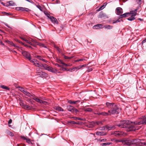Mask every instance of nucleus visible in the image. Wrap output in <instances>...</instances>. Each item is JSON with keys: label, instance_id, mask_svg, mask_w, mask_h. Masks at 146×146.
I'll list each match as a JSON object with an SVG mask.
<instances>
[{"label": "nucleus", "instance_id": "nucleus-54", "mask_svg": "<svg viewBox=\"0 0 146 146\" xmlns=\"http://www.w3.org/2000/svg\"><path fill=\"white\" fill-rule=\"evenodd\" d=\"M21 7H17L16 8V9L17 11H20Z\"/></svg>", "mask_w": 146, "mask_h": 146}, {"label": "nucleus", "instance_id": "nucleus-47", "mask_svg": "<svg viewBox=\"0 0 146 146\" xmlns=\"http://www.w3.org/2000/svg\"><path fill=\"white\" fill-rule=\"evenodd\" d=\"M5 42H8V43L9 44H10L11 45L13 46V45H14V43L12 42H11V41H7V40H6Z\"/></svg>", "mask_w": 146, "mask_h": 146}, {"label": "nucleus", "instance_id": "nucleus-23", "mask_svg": "<svg viewBox=\"0 0 146 146\" xmlns=\"http://www.w3.org/2000/svg\"><path fill=\"white\" fill-rule=\"evenodd\" d=\"M67 109L68 111L72 112L73 111V106L71 105H68L67 106Z\"/></svg>", "mask_w": 146, "mask_h": 146}, {"label": "nucleus", "instance_id": "nucleus-30", "mask_svg": "<svg viewBox=\"0 0 146 146\" xmlns=\"http://www.w3.org/2000/svg\"><path fill=\"white\" fill-rule=\"evenodd\" d=\"M115 129L114 126H109L107 125L106 129H108V130H110L111 129Z\"/></svg>", "mask_w": 146, "mask_h": 146}, {"label": "nucleus", "instance_id": "nucleus-53", "mask_svg": "<svg viewBox=\"0 0 146 146\" xmlns=\"http://www.w3.org/2000/svg\"><path fill=\"white\" fill-rule=\"evenodd\" d=\"M20 105L21 106H22L23 107V108L24 107V105H25V104H24V103H23L22 102L20 103Z\"/></svg>", "mask_w": 146, "mask_h": 146}, {"label": "nucleus", "instance_id": "nucleus-19", "mask_svg": "<svg viewBox=\"0 0 146 146\" xmlns=\"http://www.w3.org/2000/svg\"><path fill=\"white\" fill-rule=\"evenodd\" d=\"M99 115H101L103 116H108L109 115H111V114L109 113L106 112H102L99 113Z\"/></svg>", "mask_w": 146, "mask_h": 146}, {"label": "nucleus", "instance_id": "nucleus-5", "mask_svg": "<svg viewBox=\"0 0 146 146\" xmlns=\"http://www.w3.org/2000/svg\"><path fill=\"white\" fill-rule=\"evenodd\" d=\"M22 53L24 56L31 62V61L32 60H31V56L29 52L25 51H23Z\"/></svg>", "mask_w": 146, "mask_h": 146}, {"label": "nucleus", "instance_id": "nucleus-4", "mask_svg": "<svg viewBox=\"0 0 146 146\" xmlns=\"http://www.w3.org/2000/svg\"><path fill=\"white\" fill-rule=\"evenodd\" d=\"M31 62L33 63L34 65L36 66L43 67V68L46 70H47L48 66L45 64L39 63V62L36 60L33 59L31 61Z\"/></svg>", "mask_w": 146, "mask_h": 146}, {"label": "nucleus", "instance_id": "nucleus-52", "mask_svg": "<svg viewBox=\"0 0 146 146\" xmlns=\"http://www.w3.org/2000/svg\"><path fill=\"white\" fill-rule=\"evenodd\" d=\"M141 146H143L144 145H146V142H141Z\"/></svg>", "mask_w": 146, "mask_h": 146}, {"label": "nucleus", "instance_id": "nucleus-36", "mask_svg": "<svg viewBox=\"0 0 146 146\" xmlns=\"http://www.w3.org/2000/svg\"><path fill=\"white\" fill-rule=\"evenodd\" d=\"M37 7L41 11H43V8L41 7L40 5H36Z\"/></svg>", "mask_w": 146, "mask_h": 146}, {"label": "nucleus", "instance_id": "nucleus-12", "mask_svg": "<svg viewBox=\"0 0 146 146\" xmlns=\"http://www.w3.org/2000/svg\"><path fill=\"white\" fill-rule=\"evenodd\" d=\"M106 17H107V16L105 13H103L102 12H100L98 16V18H105Z\"/></svg>", "mask_w": 146, "mask_h": 146}, {"label": "nucleus", "instance_id": "nucleus-2", "mask_svg": "<svg viewBox=\"0 0 146 146\" xmlns=\"http://www.w3.org/2000/svg\"><path fill=\"white\" fill-rule=\"evenodd\" d=\"M106 105L108 108L111 109V110L108 111V112L111 114H117L119 112L120 110L119 107L114 103L107 102L106 103Z\"/></svg>", "mask_w": 146, "mask_h": 146}, {"label": "nucleus", "instance_id": "nucleus-57", "mask_svg": "<svg viewBox=\"0 0 146 146\" xmlns=\"http://www.w3.org/2000/svg\"><path fill=\"white\" fill-rule=\"evenodd\" d=\"M102 122L101 121H98L96 122V123L98 125H99L100 124L102 123Z\"/></svg>", "mask_w": 146, "mask_h": 146}, {"label": "nucleus", "instance_id": "nucleus-62", "mask_svg": "<svg viewBox=\"0 0 146 146\" xmlns=\"http://www.w3.org/2000/svg\"><path fill=\"white\" fill-rule=\"evenodd\" d=\"M16 146H24L23 144H18Z\"/></svg>", "mask_w": 146, "mask_h": 146}, {"label": "nucleus", "instance_id": "nucleus-28", "mask_svg": "<svg viewBox=\"0 0 146 146\" xmlns=\"http://www.w3.org/2000/svg\"><path fill=\"white\" fill-rule=\"evenodd\" d=\"M104 27L107 29H111L112 28V26L110 25H107L104 26Z\"/></svg>", "mask_w": 146, "mask_h": 146}, {"label": "nucleus", "instance_id": "nucleus-34", "mask_svg": "<svg viewBox=\"0 0 146 146\" xmlns=\"http://www.w3.org/2000/svg\"><path fill=\"white\" fill-rule=\"evenodd\" d=\"M107 125L104 126L102 127H100V129L102 130H105L106 129Z\"/></svg>", "mask_w": 146, "mask_h": 146}, {"label": "nucleus", "instance_id": "nucleus-21", "mask_svg": "<svg viewBox=\"0 0 146 146\" xmlns=\"http://www.w3.org/2000/svg\"><path fill=\"white\" fill-rule=\"evenodd\" d=\"M80 100H78L76 101H74V107L76 106L77 107L79 106L78 104H77L79 103L80 102Z\"/></svg>", "mask_w": 146, "mask_h": 146}, {"label": "nucleus", "instance_id": "nucleus-43", "mask_svg": "<svg viewBox=\"0 0 146 146\" xmlns=\"http://www.w3.org/2000/svg\"><path fill=\"white\" fill-rule=\"evenodd\" d=\"M36 58L39 60H41L43 59L42 57L40 56L37 55L36 56Z\"/></svg>", "mask_w": 146, "mask_h": 146}, {"label": "nucleus", "instance_id": "nucleus-11", "mask_svg": "<svg viewBox=\"0 0 146 146\" xmlns=\"http://www.w3.org/2000/svg\"><path fill=\"white\" fill-rule=\"evenodd\" d=\"M32 98L34 100H35L36 102H38L40 104H41V102H42V100H40L36 96H33V97Z\"/></svg>", "mask_w": 146, "mask_h": 146}, {"label": "nucleus", "instance_id": "nucleus-13", "mask_svg": "<svg viewBox=\"0 0 146 146\" xmlns=\"http://www.w3.org/2000/svg\"><path fill=\"white\" fill-rule=\"evenodd\" d=\"M103 26L101 24H98L96 25H95L93 27V28L94 29H99L100 28L102 29L103 28Z\"/></svg>", "mask_w": 146, "mask_h": 146}, {"label": "nucleus", "instance_id": "nucleus-37", "mask_svg": "<svg viewBox=\"0 0 146 146\" xmlns=\"http://www.w3.org/2000/svg\"><path fill=\"white\" fill-rule=\"evenodd\" d=\"M19 90L21 91V92H22L24 93V92L26 91L23 88L19 87Z\"/></svg>", "mask_w": 146, "mask_h": 146}, {"label": "nucleus", "instance_id": "nucleus-10", "mask_svg": "<svg viewBox=\"0 0 146 146\" xmlns=\"http://www.w3.org/2000/svg\"><path fill=\"white\" fill-rule=\"evenodd\" d=\"M50 19L52 23L56 24H58V21L57 19L53 16H51V17L50 18Z\"/></svg>", "mask_w": 146, "mask_h": 146}, {"label": "nucleus", "instance_id": "nucleus-58", "mask_svg": "<svg viewBox=\"0 0 146 146\" xmlns=\"http://www.w3.org/2000/svg\"><path fill=\"white\" fill-rule=\"evenodd\" d=\"M78 120H83V121H85L86 120V119L85 118H78Z\"/></svg>", "mask_w": 146, "mask_h": 146}, {"label": "nucleus", "instance_id": "nucleus-8", "mask_svg": "<svg viewBox=\"0 0 146 146\" xmlns=\"http://www.w3.org/2000/svg\"><path fill=\"white\" fill-rule=\"evenodd\" d=\"M111 134L116 136H121L122 135V132L118 131H113L111 133Z\"/></svg>", "mask_w": 146, "mask_h": 146}, {"label": "nucleus", "instance_id": "nucleus-1", "mask_svg": "<svg viewBox=\"0 0 146 146\" xmlns=\"http://www.w3.org/2000/svg\"><path fill=\"white\" fill-rule=\"evenodd\" d=\"M141 124H146V117H144L139 121L132 122L129 120L122 121L117 125L121 128L127 129V131H130L138 130L139 128L136 126Z\"/></svg>", "mask_w": 146, "mask_h": 146}, {"label": "nucleus", "instance_id": "nucleus-51", "mask_svg": "<svg viewBox=\"0 0 146 146\" xmlns=\"http://www.w3.org/2000/svg\"><path fill=\"white\" fill-rule=\"evenodd\" d=\"M120 20L119 19H118L117 20H116L115 21H114L113 22V23H117L120 22Z\"/></svg>", "mask_w": 146, "mask_h": 146}, {"label": "nucleus", "instance_id": "nucleus-50", "mask_svg": "<svg viewBox=\"0 0 146 146\" xmlns=\"http://www.w3.org/2000/svg\"><path fill=\"white\" fill-rule=\"evenodd\" d=\"M42 102H41V104H44L45 105H47L48 104V103L47 102L45 101H43L42 100Z\"/></svg>", "mask_w": 146, "mask_h": 146}, {"label": "nucleus", "instance_id": "nucleus-20", "mask_svg": "<svg viewBox=\"0 0 146 146\" xmlns=\"http://www.w3.org/2000/svg\"><path fill=\"white\" fill-rule=\"evenodd\" d=\"M14 5V3L12 1H10L7 2L6 3V6L9 7L11 6H13Z\"/></svg>", "mask_w": 146, "mask_h": 146}, {"label": "nucleus", "instance_id": "nucleus-29", "mask_svg": "<svg viewBox=\"0 0 146 146\" xmlns=\"http://www.w3.org/2000/svg\"><path fill=\"white\" fill-rule=\"evenodd\" d=\"M84 110L85 111L91 112L92 111V109L89 108H84Z\"/></svg>", "mask_w": 146, "mask_h": 146}, {"label": "nucleus", "instance_id": "nucleus-63", "mask_svg": "<svg viewBox=\"0 0 146 146\" xmlns=\"http://www.w3.org/2000/svg\"><path fill=\"white\" fill-rule=\"evenodd\" d=\"M92 69L91 68H89L88 69V72H90V71H92Z\"/></svg>", "mask_w": 146, "mask_h": 146}, {"label": "nucleus", "instance_id": "nucleus-64", "mask_svg": "<svg viewBox=\"0 0 146 146\" xmlns=\"http://www.w3.org/2000/svg\"><path fill=\"white\" fill-rule=\"evenodd\" d=\"M55 65L56 66H57V67H60L61 66L59 64H55Z\"/></svg>", "mask_w": 146, "mask_h": 146}, {"label": "nucleus", "instance_id": "nucleus-25", "mask_svg": "<svg viewBox=\"0 0 146 146\" xmlns=\"http://www.w3.org/2000/svg\"><path fill=\"white\" fill-rule=\"evenodd\" d=\"M111 144V143H105L100 144V145L102 146L109 145Z\"/></svg>", "mask_w": 146, "mask_h": 146}, {"label": "nucleus", "instance_id": "nucleus-16", "mask_svg": "<svg viewBox=\"0 0 146 146\" xmlns=\"http://www.w3.org/2000/svg\"><path fill=\"white\" fill-rule=\"evenodd\" d=\"M47 70L50 72L54 73H55L56 72V69L53 68L52 67L49 66L48 67V68Z\"/></svg>", "mask_w": 146, "mask_h": 146}, {"label": "nucleus", "instance_id": "nucleus-22", "mask_svg": "<svg viewBox=\"0 0 146 146\" xmlns=\"http://www.w3.org/2000/svg\"><path fill=\"white\" fill-rule=\"evenodd\" d=\"M32 108H33L32 106H29L25 104L24 105V107L23 108L24 109L28 110H31Z\"/></svg>", "mask_w": 146, "mask_h": 146}, {"label": "nucleus", "instance_id": "nucleus-40", "mask_svg": "<svg viewBox=\"0 0 146 146\" xmlns=\"http://www.w3.org/2000/svg\"><path fill=\"white\" fill-rule=\"evenodd\" d=\"M15 40L17 42H18L20 43L21 44L23 45H25V43L22 42L21 41H20V40H18L17 39H15Z\"/></svg>", "mask_w": 146, "mask_h": 146}, {"label": "nucleus", "instance_id": "nucleus-48", "mask_svg": "<svg viewBox=\"0 0 146 146\" xmlns=\"http://www.w3.org/2000/svg\"><path fill=\"white\" fill-rule=\"evenodd\" d=\"M36 44L42 46H43L44 45V44H43L41 43H38V42L37 43H36Z\"/></svg>", "mask_w": 146, "mask_h": 146}, {"label": "nucleus", "instance_id": "nucleus-27", "mask_svg": "<svg viewBox=\"0 0 146 146\" xmlns=\"http://www.w3.org/2000/svg\"><path fill=\"white\" fill-rule=\"evenodd\" d=\"M129 15L131 14L132 15V16H136L137 14V13H135L134 11H130V12H129Z\"/></svg>", "mask_w": 146, "mask_h": 146}, {"label": "nucleus", "instance_id": "nucleus-24", "mask_svg": "<svg viewBox=\"0 0 146 146\" xmlns=\"http://www.w3.org/2000/svg\"><path fill=\"white\" fill-rule=\"evenodd\" d=\"M29 9L27 8H25L21 7V11H27L28 12L29 11Z\"/></svg>", "mask_w": 146, "mask_h": 146}, {"label": "nucleus", "instance_id": "nucleus-39", "mask_svg": "<svg viewBox=\"0 0 146 146\" xmlns=\"http://www.w3.org/2000/svg\"><path fill=\"white\" fill-rule=\"evenodd\" d=\"M31 42L34 44H36V43H37V42H36L35 40L33 39H31Z\"/></svg>", "mask_w": 146, "mask_h": 146}, {"label": "nucleus", "instance_id": "nucleus-46", "mask_svg": "<svg viewBox=\"0 0 146 146\" xmlns=\"http://www.w3.org/2000/svg\"><path fill=\"white\" fill-rule=\"evenodd\" d=\"M8 133L9 135L11 136H14V134L12 132L9 131Z\"/></svg>", "mask_w": 146, "mask_h": 146}, {"label": "nucleus", "instance_id": "nucleus-15", "mask_svg": "<svg viewBox=\"0 0 146 146\" xmlns=\"http://www.w3.org/2000/svg\"><path fill=\"white\" fill-rule=\"evenodd\" d=\"M86 126L89 128H92L94 126V122H89Z\"/></svg>", "mask_w": 146, "mask_h": 146}, {"label": "nucleus", "instance_id": "nucleus-6", "mask_svg": "<svg viewBox=\"0 0 146 146\" xmlns=\"http://www.w3.org/2000/svg\"><path fill=\"white\" fill-rule=\"evenodd\" d=\"M36 73L37 75L42 78H46L48 77V74L42 71H37Z\"/></svg>", "mask_w": 146, "mask_h": 146}, {"label": "nucleus", "instance_id": "nucleus-49", "mask_svg": "<svg viewBox=\"0 0 146 146\" xmlns=\"http://www.w3.org/2000/svg\"><path fill=\"white\" fill-rule=\"evenodd\" d=\"M64 58L65 59H70L71 58H72V57H68V56H64Z\"/></svg>", "mask_w": 146, "mask_h": 146}, {"label": "nucleus", "instance_id": "nucleus-32", "mask_svg": "<svg viewBox=\"0 0 146 146\" xmlns=\"http://www.w3.org/2000/svg\"><path fill=\"white\" fill-rule=\"evenodd\" d=\"M126 141V140H123V141H121L119 140H116V142H122V143L124 145H127V143L125 142H124Z\"/></svg>", "mask_w": 146, "mask_h": 146}, {"label": "nucleus", "instance_id": "nucleus-7", "mask_svg": "<svg viewBox=\"0 0 146 146\" xmlns=\"http://www.w3.org/2000/svg\"><path fill=\"white\" fill-rule=\"evenodd\" d=\"M21 138L24 140H26L27 143L29 144H31L32 145L34 144V141L33 140H31L30 139L25 137L24 136H21Z\"/></svg>", "mask_w": 146, "mask_h": 146}, {"label": "nucleus", "instance_id": "nucleus-33", "mask_svg": "<svg viewBox=\"0 0 146 146\" xmlns=\"http://www.w3.org/2000/svg\"><path fill=\"white\" fill-rule=\"evenodd\" d=\"M1 87L4 89L8 90H9V88L8 87H7L6 86H5L4 85H2V86H1Z\"/></svg>", "mask_w": 146, "mask_h": 146}, {"label": "nucleus", "instance_id": "nucleus-56", "mask_svg": "<svg viewBox=\"0 0 146 146\" xmlns=\"http://www.w3.org/2000/svg\"><path fill=\"white\" fill-rule=\"evenodd\" d=\"M12 119H10L8 121V123L9 124H10L12 123Z\"/></svg>", "mask_w": 146, "mask_h": 146}, {"label": "nucleus", "instance_id": "nucleus-55", "mask_svg": "<svg viewBox=\"0 0 146 146\" xmlns=\"http://www.w3.org/2000/svg\"><path fill=\"white\" fill-rule=\"evenodd\" d=\"M86 66V64H84L82 65L79 66V68H80V69L82 67L85 66Z\"/></svg>", "mask_w": 146, "mask_h": 146}, {"label": "nucleus", "instance_id": "nucleus-35", "mask_svg": "<svg viewBox=\"0 0 146 146\" xmlns=\"http://www.w3.org/2000/svg\"><path fill=\"white\" fill-rule=\"evenodd\" d=\"M56 109L59 111H64L63 109L60 107H57Z\"/></svg>", "mask_w": 146, "mask_h": 146}, {"label": "nucleus", "instance_id": "nucleus-59", "mask_svg": "<svg viewBox=\"0 0 146 146\" xmlns=\"http://www.w3.org/2000/svg\"><path fill=\"white\" fill-rule=\"evenodd\" d=\"M106 139H102L100 141L101 142H105L106 141Z\"/></svg>", "mask_w": 146, "mask_h": 146}, {"label": "nucleus", "instance_id": "nucleus-18", "mask_svg": "<svg viewBox=\"0 0 146 146\" xmlns=\"http://www.w3.org/2000/svg\"><path fill=\"white\" fill-rule=\"evenodd\" d=\"M129 15V12L123 14H121L119 16L120 18L127 17Z\"/></svg>", "mask_w": 146, "mask_h": 146}, {"label": "nucleus", "instance_id": "nucleus-3", "mask_svg": "<svg viewBox=\"0 0 146 146\" xmlns=\"http://www.w3.org/2000/svg\"><path fill=\"white\" fill-rule=\"evenodd\" d=\"M141 140L139 139H135L126 140L124 142L127 143V145L131 146H136L137 145L141 146Z\"/></svg>", "mask_w": 146, "mask_h": 146}, {"label": "nucleus", "instance_id": "nucleus-42", "mask_svg": "<svg viewBox=\"0 0 146 146\" xmlns=\"http://www.w3.org/2000/svg\"><path fill=\"white\" fill-rule=\"evenodd\" d=\"M55 47L57 49V50H58L59 52H61V50L59 48L56 46H55Z\"/></svg>", "mask_w": 146, "mask_h": 146}, {"label": "nucleus", "instance_id": "nucleus-17", "mask_svg": "<svg viewBox=\"0 0 146 146\" xmlns=\"http://www.w3.org/2000/svg\"><path fill=\"white\" fill-rule=\"evenodd\" d=\"M24 94L31 98H32L33 97V95L31 94L30 93L26 90L24 93Z\"/></svg>", "mask_w": 146, "mask_h": 146}, {"label": "nucleus", "instance_id": "nucleus-14", "mask_svg": "<svg viewBox=\"0 0 146 146\" xmlns=\"http://www.w3.org/2000/svg\"><path fill=\"white\" fill-rule=\"evenodd\" d=\"M96 134L98 135H106V133L104 131H98L96 133Z\"/></svg>", "mask_w": 146, "mask_h": 146}, {"label": "nucleus", "instance_id": "nucleus-9", "mask_svg": "<svg viewBox=\"0 0 146 146\" xmlns=\"http://www.w3.org/2000/svg\"><path fill=\"white\" fill-rule=\"evenodd\" d=\"M116 14L117 15H120L123 13L122 9L120 7H117L116 9Z\"/></svg>", "mask_w": 146, "mask_h": 146}, {"label": "nucleus", "instance_id": "nucleus-61", "mask_svg": "<svg viewBox=\"0 0 146 146\" xmlns=\"http://www.w3.org/2000/svg\"><path fill=\"white\" fill-rule=\"evenodd\" d=\"M61 64H62L63 65H64L65 66H67V64H66L65 63H64L63 62H62L61 61Z\"/></svg>", "mask_w": 146, "mask_h": 146}, {"label": "nucleus", "instance_id": "nucleus-26", "mask_svg": "<svg viewBox=\"0 0 146 146\" xmlns=\"http://www.w3.org/2000/svg\"><path fill=\"white\" fill-rule=\"evenodd\" d=\"M135 17L133 16H131L127 18V20L129 21H133L135 19Z\"/></svg>", "mask_w": 146, "mask_h": 146}, {"label": "nucleus", "instance_id": "nucleus-44", "mask_svg": "<svg viewBox=\"0 0 146 146\" xmlns=\"http://www.w3.org/2000/svg\"><path fill=\"white\" fill-rule=\"evenodd\" d=\"M80 69V68H79V66L77 67H76L75 68H74V71L75 70H76V71H77Z\"/></svg>", "mask_w": 146, "mask_h": 146}, {"label": "nucleus", "instance_id": "nucleus-31", "mask_svg": "<svg viewBox=\"0 0 146 146\" xmlns=\"http://www.w3.org/2000/svg\"><path fill=\"white\" fill-rule=\"evenodd\" d=\"M107 4L106 3H104L103 5L100 8V10H101L103 9L106 7V6L107 5Z\"/></svg>", "mask_w": 146, "mask_h": 146}, {"label": "nucleus", "instance_id": "nucleus-41", "mask_svg": "<svg viewBox=\"0 0 146 146\" xmlns=\"http://www.w3.org/2000/svg\"><path fill=\"white\" fill-rule=\"evenodd\" d=\"M136 2L139 5H140L142 3V1L141 0H136Z\"/></svg>", "mask_w": 146, "mask_h": 146}, {"label": "nucleus", "instance_id": "nucleus-45", "mask_svg": "<svg viewBox=\"0 0 146 146\" xmlns=\"http://www.w3.org/2000/svg\"><path fill=\"white\" fill-rule=\"evenodd\" d=\"M28 43L30 45L33 46H36V44H33L31 42H30V41H29Z\"/></svg>", "mask_w": 146, "mask_h": 146}, {"label": "nucleus", "instance_id": "nucleus-60", "mask_svg": "<svg viewBox=\"0 0 146 146\" xmlns=\"http://www.w3.org/2000/svg\"><path fill=\"white\" fill-rule=\"evenodd\" d=\"M68 102L70 104H72L73 103V101H72L70 100H68Z\"/></svg>", "mask_w": 146, "mask_h": 146}, {"label": "nucleus", "instance_id": "nucleus-38", "mask_svg": "<svg viewBox=\"0 0 146 146\" xmlns=\"http://www.w3.org/2000/svg\"><path fill=\"white\" fill-rule=\"evenodd\" d=\"M79 111L77 109L74 107V113H76V114H77V113L79 112Z\"/></svg>", "mask_w": 146, "mask_h": 146}]
</instances>
